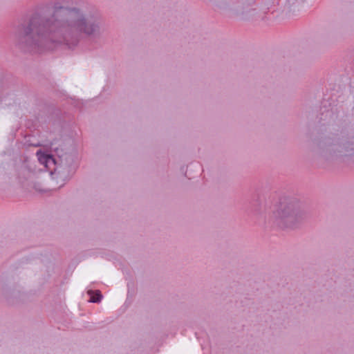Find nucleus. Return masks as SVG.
Here are the masks:
<instances>
[{"mask_svg":"<svg viewBox=\"0 0 354 354\" xmlns=\"http://www.w3.org/2000/svg\"><path fill=\"white\" fill-rule=\"evenodd\" d=\"M88 294L91 295L90 298L91 302H99L102 299V295L100 294V291H96L95 292L88 291Z\"/></svg>","mask_w":354,"mask_h":354,"instance_id":"20e7f679","label":"nucleus"},{"mask_svg":"<svg viewBox=\"0 0 354 354\" xmlns=\"http://www.w3.org/2000/svg\"><path fill=\"white\" fill-rule=\"evenodd\" d=\"M290 214V207L287 205H281L276 212L277 216L281 218L288 216Z\"/></svg>","mask_w":354,"mask_h":354,"instance_id":"7ed1b4c3","label":"nucleus"},{"mask_svg":"<svg viewBox=\"0 0 354 354\" xmlns=\"http://www.w3.org/2000/svg\"><path fill=\"white\" fill-rule=\"evenodd\" d=\"M72 28L86 34H91L94 31L93 25H88L84 18H77L73 22Z\"/></svg>","mask_w":354,"mask_h":354,"instance_id":"f03ea898","label":"nucleus"},{"mask_svg":"<svg viewBox=\"0 0 354 354\" xmlns=\"http://www.w3.org/2000/svg\"><path fill=\"white\" fill-rule=\"evenodd\" d=\"M37 156L39 162L44 165V167L48 169L50 173H53L54 171H55V160L51 155L37 151Z\"/></svg>","mask_w":354,"mask_h":354,"instance_id":"f257e3e1","label":"nucleus"}]
</instances>
